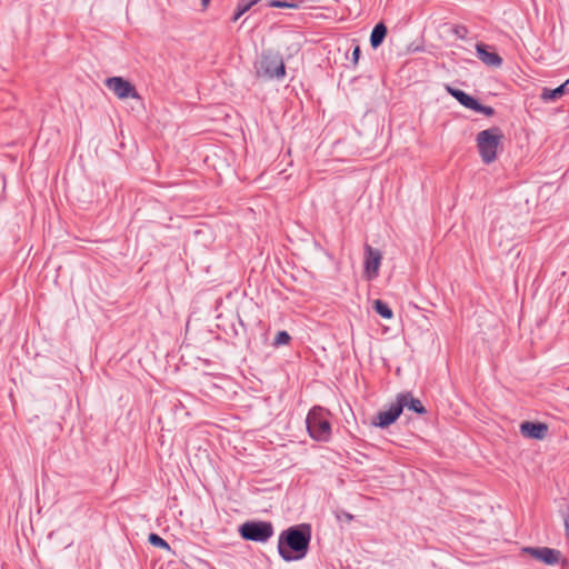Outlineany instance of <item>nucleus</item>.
Returning a JSON list of instances; mask_svg holds the SVG:
<instances>
[{
  "mask_svg": "<svg viewBox=\"0 0 569 569\" xmlns=\"http://www.w3.org/2000/svg\"><path fill=\"white\" fill-rule=\"evenodd\" d=\"M311 540L310 525L302 523L283 530L278 540V551L284 561H297L306 557Z\"/></svg>",
  "mask_w": 569,
  "mask_h": 569,
  "instance_id": "1",
  "label": "nucleus"
},
{
  "mask_svg": "<svg viewBox=\"0 0 569 569\" xmlns=\"http://www.w3.org/2000/svg\"><path fill=\"white\" fill-rule=\"evenodd\" d=\"M502 139L503 133L498 127L482 130L477 134V148L481 160L486 164L492 163L497 159L498 149Z\"/></svg>",
  "mask_w": 569,
  "mask_h": 569,
  "instance_id": "2",
  "label": "nucleus"
},
{
  "mask_svg": "<svg viewBox=\"0 0 569 569\" xmlns=\"http://www.w3.org/2000/svg\"><path fill=\"white\" fill-rule=\"evenodd\" d=\"M256 71L258 77L268 79L283 78L286 74V67L281 54L271 50L262 52L261 58L256 66Z\"/></svg>",
  "mask_w": 569,
  "mask_h": 569,
  "instance_id": "3",
  "label": "nucleus"
},
{
  "mask_svg": "<svg viewBox=\"0 0 569 569\" xmlns=\"http://www.w3.org/2000/svg\"><path fill=\"white\" fill-rule=\"evenodd\" d=\"M310 437L317 441H328L331 437V425L321 408H312L306 419Z\"/></svg>",
  "mask_w": 569,
  "mask_h": 569,
  "instance_id": "4",
  "label": "nucleus"
},
{
  "mask_svg": "<svg viewBox=\"0 0 569 569\" xmlns=\"http://www.w3.org/2000/svg\"><path fill=\"white\" fill-rule=\"evenodd\" d=\"M238 532L243 540L263 543L273 536L274 529L269 521L248 520L239 527Z\"/></svg>",
  "mask_w": 569,
  "mask_h": 569,
  "instance_id": "5",
  "label": "nucleus"
},
{
  "mask_svg": "<svg viewBox=\"0 0 569 569\" xmlns=\"http://www.w3.org/2000/svg\"><path fill=\"white\" fill-rule=\"evenodd\" d=\"M406 406V396H397L396 402L391 403L386 411H379L373 420V425L380 428H387L392 425L401 415Z\"/></svg>",
  "mask_w": 569,
  "mask_h": 569,
  "instance_id": "6",
  "label": "nucleus"
},
{
  "mask_svg": "<svg viewBox=\"0 0 569 569\" xmlns=\"http://www.w3.org/2000/svg\"><path fill=\"white\" fill-rule=\"evenodd\" d=\"M106 87L111 90L119 99H139L140 96L134 86L121 77H110L104 81Z\"/></svg>",
  "mask_w": 569,
  "mask_h": 569,
  "instance_id": "7",
  "label": "nucleus"
},
{
  "mask_svg": "<svg viewBox=\"0 0 569 569\" xmlns=\"http://www.w3.org/2000/svg\"><path fill=\"white\" fill-rule=\"evenodd\" d=\"M523 552L546 565H557L561 558L559 550L548 547H526Z\"/></svg>",
  "mask_w": 569,
  "mask_h": 569,
  "instance_id": "8",
  "label": "nucleus"
},
{
  "mask_svg": "<svg viewBox=\"0 0 569 569\" xmlns=\"http://www.w3.org/2000/svg\"><path fill=\"white\" fill-rule=\"evenodd\" d=\"M365 250V271L368 279H373L378 276V270L381 263L382 254L380 250L372 248L370 244H366Z\"/></svg>",
  "mask_w": 569,
  "mask_h": 569,
  "instance_id": "9",
  "label": "nucleus"
},
{
  "mask_svg": "<svg viewBox=\"0 0 569 569\" xmlns=\"http://www.w3.org/2000/svg\"><path fill=\"white\" fill-rule=\"evenodd\" d=\"M522 436L531 439H543L548 433V426L542 422L525 421L520 425Z\"/></svg>",
  "mask_w": 569,
  "mask_h": 569,
  "instance_id": "10",
  "label": "nucleus"
},
{
  "mask_svg": "<svg viewBox=\"0 0 569 569\" xmlns=\"http://www.w3.org/2000/svg\"><path fill=\"white\" fill-rule=\"evenodd\" d=\"M488 46L485 43H477L476 50L478 58L487 66L498 68L502 64V58L495 51L489 52Z\"/></svg>",
  "mask_w": 569,
  "mask_h": 569,
  "instance_id": "11",
  "label": "nucleus"
},
{
  "mask_svg": "<svg viewBox=\"0 0 569 569\" xmlns=\"http://www.w3.org/2000/svg\"><path fill=\"white\" fill-rule=\"evenodd\" d=\"M568 86L569 79L556 89L543 88L540 94V99L545 102L558 100L569 91Z\"/></svg>",
  "mask_w": 569,
  "mask_h": 569,
  "instance_id": "12",
  "label": "nucleus"
},
{
  "mask_svg": "<svg viewBox=\"0 0 569 569\" xmlns=\"http://www.w3.org/2000/svg\"><path fill=\"white\" fill-rule=\"evenodd\" d=\"M448 92L453 98H456L459 101L460 104H462L465 108H468L470 110H473V108L476 107V104L478 102L477 99H475L473 97L469 96L468 93H466L462 90L453 89V88L448 87Z\"/></svg>",
  "mask_w": 569,
  "mask_h": 569,
  "instance_id": "13",
  "label": "nucleus"
},
{
  "mask_svg": "<svg viewBox=\"0 0 569 569\" xmlns=\"http://www.w3.org/2000/svg\"><path fill=\"white\" fill-rule=\"evenodd\" d=\"M387 32L388 30L383 22H379L373 27L370 34V44L373 49H377L381 46L387 36Z\"/></svg>",
  "mask_w": 569,
  "mask_h": 569,
  "instance_id": "14",
  "label": "nucleus"
},
{
  "mask_svg": "<svg viewBox=\"0 0 569 569\" xmlns=\"http://www.w3.org/2000/svg\"><path fill=\"white\" fill-rule=\"evenodd\" d=\"M398 396H406V406L409 410H412L416 413L423 415L426 413V408L421 403V401L417 398H413L410 392L399 393Z\"/></svg>",
  "mask_w": 569,
  "mask_h": 569,
  "instance_id": "15",
  "label": "nucleus"
},
{
  "mask_svg": "<svg viewBox=\"0 0 569 569\" xmlns=\"http://www.w3.org/2000/svg\"><path fill=\"white\" fill-rule=\"evenodd\" d=\"M260 0H240L237 4L233 17L231 18L232 22H236L243 16L247 11H249L254 4H257Z\"/></svg>",
  "mask_w": 569,
  "mask_h": 569,
  "instance_id": "16",
  "label": "nucleus"
},
{
  "mask_svg": "<svg viewBox=\"0 0 569 569\" xmlns=\"http://www.w3.org/2000/svg\"><path fill=\"white\" fill-rule=\"evenodd\" d=\"M373 309L378 315H380L385 319H390L393 316L390 307L379 299L373 301Z\"/></svg>",
  "mask_w": 569,
  "mask_h": 569,
  "instance_id": "17",
  "label": "nucleus"
},
{
  "mask_svg": "<svg viewBox=\"0 0 569 569\" xmlns=\"http://www.w3.org/2000/svg\"><path fill=\"white\" fill-rule=\"evenodd\" d=\"M302 1H284V0H270L268 6L271 8H289L299 9Z\"/></svg>",
  "mask_w": 569,
  "mask_h": 569,
  "instance_id": "18",
  "label": "nucleus"
},
{
  "mask_svg": "<svg viewBox=\"0 0 569 569\" xmlns=\"http://www.w3.org/2000/svg\"><path fill=\"white\" fill-rule=\"evenodd\" d=\"M148 541L154 547L170 550L169 543L157 533H150Z\"/></svg>",
  "mask_w": 569,
  "mask_h": 569,
  "instance_id": "19",
  "label": "nucleus"
},
{
  "mask_svg": "<svg viewBox=\"0 0 569 569\" xmlns=\"http://www.w3.org/2000/svg\"><path fill=\"white\" fill-rule=\"evenodd\" d=\"M290 336L287 331H279L273 340V346L279 347L283 345H288L290 341Z\"/></svg>",
  "mask_w": 569,
  "mask_h": 569,
  "instance_id": "20",
  "label": "nucleus"
},
{
  "mask_svg": "<svg viewBox=\"0 0 569 569\" xmlns=\"http://www.w3.org/2000/svg\"><path fill=\"white\" fill-rule=\"evenodd\" d=\"M473 111L483 113L487 117H492L496 113V111L492 107L483 106L479 101L477 102L476 107L473 108Z\"/></svg>",
  "mask_w": 569,
  "mask_h": 569,
  "instance_id": "21",
  "label": "nucleus"
},
{
  "mask_svg": "<svg viewBox=\"0 0 569 569\" xmlns=\"http://www.w3.org/2000/svg\"><path fill=\"white\" fill-rule=\"evenodd\" d=\"M452 33L459 38V39H466L469 31H468V28L466 26H462V24H456L453 26L452 28Z\"/></svg>",
  "mask_w": 569,
  "mask_h": 569,
  "instance_id": "22",
  "label": "nucleus"
},
{
  "mask_svg": "<svg viewBox=\"0 0 569 569\" xmlns=\"http://www.w3.org/2000/svg\"><path fill=\"white\" fill-rule=\"evenodd\" d=\"M360 53H361V50H360V46H356L353 48V51H352V57H351V61H352V64L356 66L359 61V57H360Z\"/></svg>",
  "mask_w": 569,
  "mask_h": 569,
  "instance_id": "23",
  "label": "nucleus"
},
{
  "mask_svg": "<svg viewBox=\"0 0 569 569\" xmlns=\"http://www.w3.org/2000/svg\"><path fill=\"white\" fill-rule=\"evenodd\" d=\"M565 528H566L567 537L569 538V515L565 519Z\"/></svg>",
  "mask_w": 569,
  "mask_h": 569,
  "instance_id": "24",
  "label": "nucleus"
},
{
  "mask_svg": "<svg viewBox=\"0 0 569 569\" xmlns=\"http://www.w3.org/2000/svg\"><path fill=\"white\" fill-rule=\"evenodd\" d=\"M211 0H201V4L203 8H207Z\"/></svg>",
  "mask_w": 569,
  "mask_h": 569,
  "instance_id": "25",
  "label": "nucleus"
},
{
  "mask_svg": "<svg viewBox=\"0 0 569 569\" xmlns=\"http://www.w3.org/2000/svg\"><path fill=\"white\" fill-rule=\"evenodd\" d=\"M346 519H352L351 515L346 516Z\"/></svg>",
  "mask_w": 569,
  "mask_h": 569,
  "instance_id": "26",
  "label": "nucleus"
}]
</instances>
